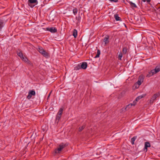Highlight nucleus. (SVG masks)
<instances>
[{
  "label": "nucleus",
  "instance_id": "obj_1",
  "mask_svg": "<svg viewBox=\"0 0 160 160\" xmlns=\"http://www.w3.org/2000/svg\"><path fill=\"white\" fill-rule=\"evenodd\" d=\"M68 145V143L66 142V143H61L59 145V147L55 150V152L56 153H59V152L64 148L66 147Z\"/></svg>",
  "mask_w": 160,
  "mask_h": 160
},
{
  "label": "nucleus",
  "instance_id": "obj_2",
  "mask_svg": "<svg viewBox=\"0 0 160 160\" xmlns=\"http://www.w3.org/2000/svg\"><path fill=\"white\" fill-rule=\"evenodd\" d=\"M38 51L43 56L45 57L48 56V54L42 47H38L37 49Z\"/></svg>",
  "mask_w": 160,
  "mask_h": 160
},
{
  "label": "nucleus",
  "instance_id": "obj_3",
  "mask_svg": "<svg viewBox=\"0 0 160 160\" xmlns=\"http://www.w3.org/2000/svg\"><path fill=\"white\" fill-rule=\"evenodd\" d=\"M38 3L37 0H28V5L32 8L34 7Z\"/></svg>",
  "mask_w": 160,
  "mask_h": 160
},
{
  "label": "nucleus",
  "instance_id": "obj_4",
  "mask_svg": "<svg viewBox=\"0 0 160 160\" xmlns=\"http://www.w3.org/2000/svg\"><path fill=\"white\" fill-rule=\"evenodd\" d=\"M160 96V93L158 92L156 93L153 95L151 99L149 100L150 103L152 104L153 102L156 100V98Z\"/></svg>",
  "mask_w": 160,
  "mask_h": 160
},
{
  "label": "nucleus",
  "instance_id": "obj_5",
  "mask_svg": "<svg viewBox=\"0 0 160 160\" xmlns=\"http://www.w3.org/2000/svg\"><path fill=\"white\" fill-rule=\"evenodd\" d=\"M36 93L34 90H30L28 92V94L27 96V98L28 99H30L32 96H35V95Z\"/></svg>",
  "mask_w": 160,
  "mask_h": 160
},
{
  "label": "nucleus",
  "instance_id": "obj_6",
  "mask_svg": "<svg viewBox=\"0 0 160 160\" xmlns=\"http://www.w3.org/2000/svg\"><path fill=\"white\" fill-rule=\"evenodd\" d=\"M46 29L48 31L53 33L57 32V28L55 27L47 28H46Z\"/></svg>",
  "mask_w": 160,
  "mask_h": 160
},
{
  "label": "nucleus",
  "instance_id": "obj_7",
  "mask_svg": "<svg viewBox=\"0 0 160 160\" xmlns=\"http://www.w3.org/2000/svg\"><path fill=\"white\" fill-rule=\"evenodd\" d=\"M80 68H81V69H86L88 67V64L86 62H82V63H80Z\"/></svg>",
  "mask_w": 160,
  "mask_h": 160
},
{
  "label": "nucleus",
  "instance_id": "obj_8",
  "mask_svg": "<svg viewBox=\"0 0 160 160\" xmlns=\"http://www.w3.org/2000/svg\"><path fill=\"white\" fill-rule=\"evenodd\" d=\"M151 147V145L150 144V143L148 142H146L145 143V145H144V150H146V152H147V148L148 147Z\"/></svg>",
  "mask_w": 160,
  "mask_h": 160
},
{
  "label": "nucleus",
  "instance_id": "obj_9",
  "mask_svg": "<svg viewBox=\"0 0 160 160\" xmlns=\"http://www.w3.org/2000/svg\"><path fill=\"white\" fill-rule=\"evenodd\" d=\"M154 70V73H157L160 71V64L158 65L155 67Z\"/></svg>",
  "mask_w": 160,
  "mask_h": 160
},
{
  "label": "nucleus",
  "instance_id": "obj_10",
  "mask_svg": "<svg viewBox=\"0 0 160 160\" xmlns=\"http://www.w3.org/2000/svg\"><path fill=\"white\" fill-rule=\"evenodd\" d=\"M109 35H107L105 36L103 40V41L105 43V45H106L109 42Z\"/></svg>",
  "mask_w": 160,
  "mask_h": 160
},
{
  "label": "nucleus",
  "instance_id": "obj_11",
  "mask_svg": "<svg viewBox=\"0 0 160 160\" xmlns=\"http://www.w3.org/2000/svg\"><path fill=\"white\" fill-rule=\"evenodd\" d=\"M155 74V73H154V70H152L148 72L146 76V77H150L153 75Z\"/></svg>",
  "mask_w": 160,
  "mask_h": 160
},
{
  "label": "nucleus",
  "instance_id": "obj_12",
  "mask_svg": "<svg viewBox=\"0 0 160 160\" xmlns=\"http://www.w3.org/2000/svg\"><path fill=\"white\" fill-rule=\"evenodd\" d=\"M114 18L117 21H121V18L119 17L118 15L117 14H114Z\"/></svg>",
  "mask_w": 160,
  "mask_h": 160
},
{
  "label": "nucleus",
  "instance_id": "obj_13",
  "mask_svg": "<svg viewBox=\"0 0 160 160\" xmlns=\"http://www.w3.org/2000/svg\"><path fill=\"white\" fill-rule=\"evenodd\" d=\"M61 115H58V114H57L55 120V122L58 123L61 118Z\"/></svg>",
  "mask_w": 160,
  "mask_h": 160
},
{
  "label": "nucleus",
  "instance_id": "obj_14",
  "mask_svg": "<svg viewBox=\"0 0 160 160\" xmlns=\"http://www.w3.org/2000/svg\"><path fill=\"white\" fill-rule=\"evenodd\" d=\"M142 82L139 81L138 80L136 83L135 84V85H136V88H138L141 85Z\"/></svg>",
  "mask_w": 160,
  "mask_h": 160
},
{
  "label": "nucleus",
  "instance_id": "obj_15",
  "mask_svg": "<svg viewBox=\"0 0 160 160\" xmlns=\"http://www.w3.org/2000/svg\"><path fill=\"white\" fill-rule=\"evenodd\" d=\"M73 35L74 38H76L77 36V31L76 29H74L73 32Z\"/></svg>",
  "mask_w": 160,
  "mask_h": 160
},
{
  "label": "nucleus",
  "instance_id": "obj_16",
  "mask_svg": "<svg viewBox=\"0 0 160 160\" xmlns=\"http://www.w3.org/2000/svg\"><path fill=\"white\" fill-rule=\"evenodd\" d=\"M144 79V77L142 75H140V76H139L138 78V80L139 81H141V82H142L143 81Z\"/></svg>",
  "mask_w": 160,
  "mask_h": 160
},
{
  "label": "nucleus",
  "instance_id": "obj_17",
  "mask_svg": "<svg viewBox=\"0 0 160 160\" xmlns=\"http://www.w3.org/2000/svg\"><path fill=\"white\" fill-rule=\"evenodd\" d=\"M128 49L127 47H124L123 48L122 51V53L123 54H126L127 52Z\"/></svg>",
  "mask_w": 160,
  "mask_h": 160
},
{
  "label": "nucleus",
  "instance_id": "obj_18",
  "mask_svg": "<svg viewBox=\"0 0 160 160\" xmlns=\"http://www.w3.org/2000/svg\"><path fill=\"white\" fill-rule=\"evenodd\" d=\"M145 95L146 94H143L138 97L136 98V101H138L139 99L143 98L145 96Z\"/></svg>",
  "mask_w": 160,
  "mask_h": 160
},
{
  "label": "nucleus",
  "instance_id": "obj_19",
  "mask_svg": "<svg viewBox=\"0 0 160 160\" xmlns=\"http://www.w3.org/2000/svg\"><path fill=\"white\" fill-rule=\"evenodd\" d=\"M86 127V125L83 124V125L81 127H79L78 129V131L80 132H81Z\"/></svg>",
  "mask_w": 160,
  "mask_h": 160
},
{
  "label": "nucleus",
  "instance_id": "obj_20",
  "mask_svg": "<svg viewBox=\"0 0 160 160\" xmlns=\"http://www.w3.org/2000/svg\"><path fill=\"white\" fill-rule=\"evenodd\" d=\"M132 106V103H130L126 106V107L125 108V109L126 110H128L130 108H131Z\"/></svg>",
  "mask_w": 160,
  "mask_h": 160
},
{
  "label": "nucleus",
  "instance_id": "obj_21",
  "mask_svg": "<svg viewBox=\"0 0 160 160\" xmlns=\"http://www.w3.org/2000/svg\"><path fill=\"white\" fill-rule=\"evenodd\" d=\"M137 138V136H134L131 139V143L133 145L134 144V141Z\"/></svg>",
  "mask_w": 160,
  "mask_h": 160
},
{
  "label": "nucleus",
  "instance_id": "obj_22",
  "mask_svg": "<svg viewBox=\"0 0 160 160\" xmlns=\"http://www.w3.org/2000/svg\"><path fill=\"white\" fill-rule=\"evenodd\" d=\"M3 27V22L2 20L0 19V30H1L2 28Z\"/></svg>",
  "mask_w": 160,
  "mask_h": 160
},
{
  "label": "nucleus",
  "instance_id": "obj_23",
  "mask_svg": "<svg viewBox=\"0 0 160 160\" xmlns=\"http://www.w3.org/2000/svg\"><path fill=\"white\" fill-rule=\"evenodd\" d=\"M129 3L132 8L137 7L136 4L132 2H129Z\"/></svg>",
  "mask_w": 160,
  "mask_h": 160
},
{
  "label": "nucleus",
  "instance_id": "obj_24",
  "mask_svg": "<svg viewBox=\"0 0 160 160\" xmlns=\"http://www.w3.org/2000/svg\"><path fill=\"white\" fill-rule=\"evenodd\" d=\"M63 111V109L62 108H60L59 109V111L58 112V113H57V114L62 116V113Z\"/></svg>",
  "mask_w": 160,
  "mask_h": 160
},
{
  "label": "nucleus",
  "instance_id": "obj_25",
  "mask_svg": "<svg viewBox=\"0 0 160 160\" xmlns=\"http://www.w3.org/2000/svg\"><path fill=\"white\" fill-rule=\"evenodd\" d=\"M80 64H78L77 66L74 67V69L76 70H79V69H81L80 68Z\"/></svg>",
  "mask_w": 160,
  "mask_h": 160
},
{
  "label": "nucleus",
  "instance_id": "obj_26",
  "mask_svg": "<svg viewBox=\"0 0 160 160\" xmlns=\"http://www.w3.org/2000/svg\"><path fill=\"white\" fill-rule=\"evenodd\" d=\"M100 51L99 50H98L96 56H95V58H97L99 57L100 55Z\"/></svg>",
  "mask_w": 160,
  "mask_h": 160
},
{
  "label": "nucleus",
  "instance_id": "obj_27",
  "mask_svg": "<svg viewBox=\"0 0 160 160\" xmlns=\"http://www.w3.org/2000/svg\"><path fill=\"white\" fill-rule=\"evenodd\" d=\"M18 55L19 56L21 59L24 56L21 52H19L17 53Z\"/></svg>",
  "mask_w": 160,
  "mask_h": 160
},
{
  "label": "nucleus",
  "instance_id": "obj_28",
  "mask_svg": "<svg viewBox=\"0 0 160 160\" xmlns=\"http://www.w3.org/2000/svg\"><path fill=\"white\" fill-rule=\"evenodd\" d=\"M122 54L123 53L121 52L119 54L118 56V59H119L120 60H121L122 59H121L122 57Z\"/></svg>",
  "mask_w": 160,
  "mask_h": 160
},
{
  "label": "nucleus",
  "instance_id": "obj_29",
  "mask_svg": "<svg viewBox=\"0 0 160 160\" xmlns=\"http://www.w3.org/2000/svg\"><path fill=\"white\" fill-rule=\"evenodd\" d=\"M21 59L25 62L27 61L28 59L25 56H24Z\"/></svg>",
  "mask_w": 160,
  "mask_h": 160
},
{
  "label": "nucleus",
  "instance_id": "obj_30",
  "mask_svg": "<svg viewBox=\"0 0 160 160\" xmlns=\"http://www.w3.org/2000/svg\"><path fill=\"white\" fill-rule=\"evenodd\" d=\"M78 9L77 8L74 9L73 10V14L75 15L77 13Z\"/></svg>",
  "mask_w": 160,
  "mask_h": 160
},
{
  "label": "nucleus",
  "instance_id": "obj_31",
  "mask_svg": "<svg viewBox=\"0 0 160 160\" xmlns=\"http://www.w3.org/2000/svg\"><path fill=\"white\" fill-rule=\"evenodd\" d=\"M26 62L27 63L28 65H30L31 66H32L33 64L28 59V60Z\"/></svg>",
  "mask_w": 160,
  "mask_h": 160
},
{
  "label": "nucleus",
  "instance_id": "obj_32",
  "mask_svg": "<svg viewBox=\"0 0 160 160\" xmlns=\"http://www.w3.org/2000/svg\"><path fill=\"white\" fill-rule=\"evenodd\" d=\"M136 101V99L133 101V103L132 104V106H134L136 104V103H137V101Z\"/></svg>",
  "mask_w": 160,
  "mask_h": 160
},
{
  "label": "nucleus",
  "instance_id": "obj_33",
  "mask_svg": "<svg viewBox=\"0 0 160 160\" xmlns=\"http://www.w3.org/2000/svg\"><path fill=\"white\" fill-rule=\"evenodd\" d=\"M110 1L112 2H117L118 1V0H109Z\"/></svg>",
  "mask_w": 160,
  "mask_h": 160
},
{
  "label": "nucleus",
  "instance_id": "obj_34",
  "mask_svg": "<svg viewBox=\"0 0 160 160\" xmlns=\"http://www.w3.org/2000/svg\"><path fill=\"white\" fill-rule=\"evenodd\" d=\"M81 19V17H80V16H79L77 19L78 22H80Z\"/></svg>",
  "mask_w": 160,
  "mask_h": 160
},
{
  "label": "nucleus",
  "instance_id": "obj_35",
  "mask_svg": "<svg viewBox=\"0 0 160 160\" xmlns=\"http://www.w3.org/2000/svg\"><path fill=\"white\" fill-rule=\"evenodd\" d=\"M51 92L49 93V94H48V98H47V99H48V98H49V97H50V94H51Z\"/></svg>",
  "mask_w": 160,
  "mask_h": 160
},
{
  "label": "nucleus",
  "instance_id": "obj_36",
  "mask_svg": "<svg viewBox=\"0 0 160 160\" xmlns=\"http://www.w3.org/2000/svg\"><path fill=\"white\" fill-rule=\"evenodd\" d=\"M147 2H150L151 1V0H146Z\"/></svg>",
  "mask_w": 160,
  "mask_h": 160
},
{
  "label": "nucleus",
  "instance_id": "obj_37",
  "mask_svg": "<svg viewBox=\"0 0 160 160\" xmlns=\"http://www.w3.org/2000/svg\"><path fill=\"white\" fill-rule=\"evenodd\" d=\"M146 1V0H142V1H143V2H145Z\"/></svg>",
  "mask_w": 160,
  "mask_h": 160
}]
</instances>
